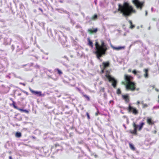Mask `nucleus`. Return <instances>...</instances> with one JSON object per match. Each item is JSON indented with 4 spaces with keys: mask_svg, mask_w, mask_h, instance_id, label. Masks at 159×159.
<instances>
[{
    "mask_svg": "<svg viewBox=\"0 0 159 159\" xmlns=\"http://www.w3.org/2000/svg\"><path fill=\"white\" fill-rule=\"evenodd\" d=\"M118 9L117 11H120L122 16L125 17L130 16L132 13L136 12L133 7L127 2H125L122 5L119 3L118 5ZM117 11L114 12L115 13Z\"/></svg>",
    "mask_w": 159,
    "mask_h": 159,
    "instance_id": "obj_1",
    "label": "nucleus"
},
{
    "mask_svg": "<svg viewBox=\"0 0 159 159\" xmlns=\"http://www.w3.org/2000/svg\"><path fill=\"white\" fill-rule=\"evenodd\" d=\"M95 45V51L94 53L96 55L97 58L99 59L102 55H105L107 48L103 40L101 41V45H100L97 40H96Z\"/></svg>",
    "mask_w": 159,
    "mask_h": 159,
    "instance_id": "obj_2",
    "label": "nucleus"
},
{
    "mask_svg": "<svg viewBox=\"0 0 159 159\" xmlns=\"http://www.w3.org/2000/svg\"><path fill=\"white\" fill-rule=\"evenodd\" d=\"M124 79L126 81L125 88L126 89L131 91H134L136 89V83L132 81L134 78L132 76L125 74Z\"/></svg>",
    "mask_w": 159,
    "mask_h": 159,
    "instance_id": "obj_3",
    "label": "nucleus"
},
{
    "mask_svg": "<svg viewBox=\"0 0 159 159\" xmlns=\"http://www.w3.org/2000/svg\"><path fill=\"white\" fill-rule=\"evenodd\" d=\"M145 123L143 122H140L139 125H137L134 122H133L132 124V126L134 128V130H130L129 131V133L134 135H137V130L139 131H141Z\"/></svg>",
    "mask_w": 159,
    "mask_h": 159,
    "instance_id": "obj_4",
    "label": "nucleus"
},
{
    "mask_svg": "<svg viewBox=\"0 0 159 159\" xmlns=\"http://www.w3.org/2000/svg\"><path fill=\"white\" fill-rule=\"evenodd\" d=\"M106 74L105 76L108 79V81L112 82V85L114 88H116L117 84V81L109 75V72L108 70L106 71Z\"/></svg>",
    "mask_w": 159,
    "mask_h": 159,
    "instance_id": "obj_5",
    "label": "nucleus"
},
{
    "mask_svg": "<svg viewBox=\"0 0 159 159\" xmlns=\"http://www.w3.org/2000/svg\"><path fill=\"white\" fill-rule=\"evenodd\" d=\"M132 2L137 8H139L140 10L142 9L145 3L144 1L140 2L139 0H133Z\"/></svg>",
    "mask_w": 159,
    "mask_h": 159,
    "instance_id": "obj_6",
    "label": "nucleus"
},
{
    "mask_svg": "<svg viewBox=\"0 0 159 159\" xmlns=\"http://www.w3.org/2000/svg\"><path fill=\"white\" fill-rule=\"evenodd\" d=\"M128 110L129 112H131L134 115H137L139 113L138 110L135 108L133 107L129 104Z\"/></svg>",
    "mask_w": 159,
    "mask_h": 159,
    "instance_id": "obj_7",
    "label": "nucleus"
},
{
    "mask_svg": "<svg viewBox=\"0 0 159 159\" xmlns=\"http://www.w3.org/2000/svg\"><path fill=\"white\" fill-rule=\"evenodd\" d=\"M147 123L150 125H154L155 122L152 120V118L150 117H148L146 119Z\"/></svg>",
    "mask_w": 159,
    "mask_h": 159,
    "instance_id": "obj_8",
    "label": "nucleus"
},
{
    "mask_svg": "<svg viewBox=\"0 0 159 159\" xmlns=\"http://www.w3.org/2000/svg\"><path fill=\"white\" fill-rule=\"evenodd\" d=\"M29 89L31 93L33 94L37 95L39 96H41L42 95V92L41 91H34L30 88H29Z\"/></svg>",
    "mask_w": 159,
    "mask_h": 159,
    "instance_id": "obj_9",
    "label": "nucleus"
},
{
    "mask_svg": "<svg viewBox=\"0 0 159 159\" xmlns=\"http://www.w3.org/2000/svg\"><path fill=\"white\" fill-rule=\"evenodd\" d=\"M102 67L104 69L110 66V63L108 61L106 62H103L102 63Z\"/></svg>",
    "mask_w": 159,
    "mask_h": 159,
    "instance_id": "obj_10",
    "label": "nucleus"
},
{
    "mask_svg": "<svg viewBox=\"0 0 159 159\" xmlns=\"http://www.w3.org/2000/svg\"><path fill=\"white\" fill-rule=\"evenodd\" d=\"M123 98L125 100L126 103L128 102L129 101V97L127 95H124L122 96Z\"/></svg>",
    "mask_w": 159,
    "mask_h": 159,
    "instance_id": "obj_11",
    "label": "nucleus"
},
{
    "mask_svg": "<svg viewBox=\"0 0 159 159\" xmlns=\"http://www.w3.org/2000/svg\"><path fill=\"white\" fill-rule=\"evenodd\" d=\"M98 29L97 28L94 29L92 30L91 29H89L88 30V32L90 34H92L93 33H96L97 32Z\"/></svg>",
    "mask_w": 159,
    "mask_h": 159,
    "instance_id": "obj_12",
    "label": "nucleus"
},
{
    "mask_svg": "<svg viewBox=\"0 0 159 159\" xmlns=\"http://www.w3.org/2000/svg\"><path fill=\"white\" fill-rule=\"evenodd\" d=\"M88 45L91 48L93 47V43L92 42L91 40L89 38L87 39Z\"/></svg>",
    "mask_w": 159,
    "mask_h": 159,
    "instance_id": "obj_13",
    "label": "nucleus"
},
{
    "mask_svg": "<svg viewBox=\"0 0 159 159\" xmlns=\"http://www.w3.org/2000/svg\"><path fill=\"white\" fill-rule=\"evenodd\" d=\"M112 48L116 50H119L122 49H125V46H120L117 47H112Z\"/></svg>",
    "mask_w": 159,
    "mask_h": 159,
    "instance_id": "obj_14",
    "label": "nucleus"
},
{
    "mask_svg": "<svg viewBox=\"0 0 159 159\" xmlns=\"http://www.w3.org/2000/svg\"><path fill=\"white\" fill-rule=\"evenodd\" d=\"M129 146L130 148L132 150L135 151V148L132 143H129Z\"/></svg>",
    "mask_w": 159,
    "mask_h": 159,
    "instance_id": "obj_15",
    "label": "nucleus"
},
{
    "mask_svg": "<svg viewBox=\"0 0 159 159\" xmlns=\"http://www.w3.org/2000/svg\"><path fill=\"white\" fill-rule=\"evenodd\" d=\"M144 71L145 73L144 75V76L145 78H147L148 77V69H144Z\"/></svg>",
    "mask_w": 159,
    "mask_h": 159,
    "instance_id": "obj_16",
    "label": "nucleus"
},
{
    "mask_svg": "<svg viewBox=\"0 0 159 159\" xmlns=\"http://www.w3.org/2000/svg\"><path fill=\"white\" fill-rule=\"evenodd\" d=\"M129 22L130 24V25L129 27L130 29H132L135 27V25H133L132 21L131 20H129Z\"/></svg>",
    "mask_w": 159,
    "mask_h": 159,
    "instance_id": "obj_17",
    "label": "nucleus"
},
{
    "mask_svg": "<svg viewBox=\"0 0 159 159\" xmlns=\"http://www.w3.org/2000/svg\"><path fill=\"white\" fill-rule=\"evenodd\" d=\"M18 110L20 111L21 112H24L26 113H28L29 112V111L20 108H19Z\"/></svg>",
    "mask_w": 159,
    "mask_h": 159,
    "instance_id": "obj_18",
    "label": "nucleus"
},
{
    "mask_svg": "<svg viewBox=\"0 0 159 159\" xmlns=\"http://www.w3.org/2000/svg\"><path fill=\"white\" fill-rule=\"evenodd\" d=\"M15 136L17 138H20L21 136V134L20 132H17L15 134Z\"/></svg>",
    "mask_w": 159,
    "mask_h": 159,
    "instance_id": "obj_19",
    "label": "nucleus"
},
{
    "mask_svg": "<svg viewBox=\"0 0 159 159\" xmlns=\"http://www.w3.org/2000/svg\"><path fill=\"white\" fill-rule=\"evenodd\" d=\"M12 103L11 104V105H12L13 107L17 110H18L19 108H18L16 106V102L13 100H12Z\"/></svg>",
    "mask_w": 159,
    "mask_h": 159,
    "instance_id": "obj_20",
    "label": "nucleus"
},
{
    "mask_svg": "<svg viewBox=\"0 0 159 159\" xmlns=\"http://www.w3.org/2000/svg\"><path fill=\"white\" fill-rule=\"evenodd\" d=\"M98 18V15L97 14H94L93 16L91 17V20H95L97 19Z\"/></svg>",
    "mask_w": 159,
    "mask_h": 159,
    "instance_id": "obj_21",
    "label": "nucleus"
},
{
    "mask_svg": "<svg viewBox=\"0 0 159 159\" xmlns=\"http://www.w3.org/2000/svg\"><path fill=\"white\" fill-rule=\"evenodd\" d=\"M56 70L57 72V74L60 75H61L63 74V73L62 72V71L58 68Z\"/></svg>",
    "mask_w": 159,
    "mask_h": 159,
    "instance_id": "obj_22",
    "label": "nucleus"
},
{
    "mask_svg": "<svg viewBox=\"0 0 159 159\" xmlns=\"http://www.w3.org/2000/svg\"><path fill=\"white\" fill-rule=\"evenodd\" d=\"M139 71H138L137 72L135 70H134L133 71H132V73L135 75H136L137 76H138V75L137 74V73H139Z\"/></svg>",
    "mask_w": 159,
    "mask_h": 159,
    "instance_id": "obj_23",
    "label": "nucleus"
},
{
    "mask_svg": "<svg viewBox=\"0 0 159 159\" xmlns=\"http://www.w3.org/2000/svg\"><path fill=\"white\" fill-rule=\"evenodd\" d=\"M116 93H117V94H120L121 93V90H120V89H118L117 90Z\"/></svg>",
    "mask_w": 159,
    "mask_h": 159,
    "instance_id": "obj_24",
    "label": "nucleus"
},
{
    "mask_svg": "<svg viewBox=\"0 0 159 159\" xmlns=\"http://www.w3.org/2000/svg\"><path fill=\"white\" fill-rule=\"evenodd\" d=\"M148 107V105L146 104H143V108H145Z\"/></svg>",
    "mask_w": 159,
    "mask_h": 159,
    "instance_id": "obj_25",
    "label": "nucleus"
},
{
    "mask_svg": "<svg viewBox=\"0 0 159 159\" xmlns=\"http://www.w3.org/2000/svg\"><path fill=\"white\" fill-rule=\"evenodd\" d=\"M84 97H85L86 98L88 101L90 100V98L87 95H84Z\"/></svg>",
    "mask_w": 159,
    "mask_h": 159,
    "instance_id": "obj_26",
    "label": "nucleus"
},
{
    "mask_svg": "<svg viewBox=\"0 0 159 159\" xmlns=\"http://www.w3.org/2000/svg\"><path fill=\"white\" fill-rule=\"evenodd\" d=\"M86 114V115L87 116V118L88 119H90V117L89 113L88 112H87Z\"/></svg>",
    "mask_w": 159,
    "mask_h": 159,
    "instance_id": "obj_27",
    "label": "nucleus"
},
{
    "mask_svg": "<svg viewBox=\"0 0 159 159\" xmlns=\"http://www.w3.org/2000/svg\"><path fill=\"white\" fill-rule=\"evenodd\" d=\"M101 69H102V70H101V72L102 73H103L104 72V70H105V69L103 67H102V68H101Z\"/></svg>",
    "mask_w": 159,
    "mask_h": 159,
    "instance_id": "obj_28",
    "label": "nucleus"
},
{
    "mask_svg": "<svg viewBox=\"0 0 159 159\" xmlns=\"http://www.w3.org/2000/svg\"><path fill=\"white\" fill-rule=\"evenodd\" d=\"M60 146L59 144L58 143L56 144H55V147H57L58 146Z\"/></svg>",
    "mask_w": 159,
    "mask_h": 159,
    "instance_id": "obj_29",
    "label": "nucleus"
},
{
    "mask_svg": "<svg viewBox=\"0 0 159 159\" xmlns=\"http://www.w3.org/2000/svg\"><path fill=\"white\" fill-rule=\"evenodd\" d=\"M39 10H40L42 12H43V10L42 9L39 8Z\"/></svg>",
    "mask_w": 159,
    "mask_h": 159,
    "instance_id": "obj_30",
    "label": "nucleus"
},
{
    "mask_svg": "<svg viewBox=\"0 0 159 159\" xmlns=\"http://www.w3.org/2000/svg\"><path fill=\"white\" fill-rule=\"evenodd\" d=\"M20 84L24 86H25V84L23 83H20Z\"/></svg>",
    "mask_w": 159,
    "mask_h": 159,
    "instance_id": "obj_31",
    "label": "nucleus"
},
{
    "mask_svg": "<svg viewBox=\"0 0 159 159\" xmlns=\"http://www.w3.org/2000/svg\"><path fill=\"white\" fill-rule=\"evenodd\" d=\"M99 113L98 111V112H96L95 114V115L96 116H97L98 115V113Z\"/></svg>",
    "mask_w": 159,
    "mask_h": 159,
    "instance_id": "obj_32",
    "label": "nucleus"
},
{
    "mask_svg": "<svg viewBox=\"0 0 159 159\" xmlns=\"http://www.w3.org/2000/svg\"><path fill=\"white\" fill-rule=\"evenodd\" d=\"M59 2L61 3H63V1L62 0H60Z\"/></svg>",
    "mask_w": 159,
    "mask_h": 159,
    "instance_id": "obj_33",
    "label": "nucleus"
},
{
    "mask_svg": "<svg viewBox=\"0 0 159 159\" xmlns=\"http://www.w3.org/2000/svg\"><path fill=\"white\" fill-rule=\"evenodd\" d=\"M9 159H13L12 157L11 156H9Z\"/></svg>",
    "mask_w": 159,
    "mask_h": 159,
    "instance_id": "obj_34",
    "label": "nucleus"
},
{
    "mask_svg": "<svg viewBox=\"0 0 159 159\" xmlns=\"http://www.w3.org/2000/svg\"><path fill=\"white\" fill-rule=\"evenodd\" d=\"M128 72H131V70L130 69H129L128 70Z\"/></svg>",
    "mask_w": 159,
    "mask_h": 159,
    "instance_id": "obj_35",
    "label": "nucleus"
},
{
    "mask_svg": "<svg viewBox=\"0 0 159 159\" xmlns=\"http://www.w3.org/2000/svg\"><path fill=\"white\" fill-rule=\"evenodd\" d=\"M140 102H139V101H138V102H137V104L138 105V104H140Z\"/></svg>",
    "mask_w": 159,
    "mask_h": 159,
    "instance_id": "obj_36",
    "label": "nucleus"
},
{
    "mask_svg": "<svg viewBox=\"0 0 159 159\" xmlns=\"http://www.w3.org/2000/svg\"><path fill=\"white\" fill-rule=\"evenodd\" d=\"M21 95V93H19L17 94L18 96H20V95Z\"/></svg>",
    "mask_w": 159,
    "mask_h": 159,
    "instance_id": "obj_37",
    "label": "nucleus"
},
{
    "mask_svg": "<svg viewBox=\"0 0 159 159\" xmlns=\"http://www.w3.org/2000/svg\"><path fill=\"white\" fill-rule=\"evenodd\" d=\"M94 156L95 157H98L97 155L96 154L94 155Z\"/></svg>",
    "mask_w": 159,
    "mask_h": 159,
    "instance_id": "obj_38",
    "label": "nucleus"
},
{
    "mask_svg": "<svg viewBox=\"0 0 159 159\" xmlns=\"http://www.w3.org/2000/svg\"><path fill=\"white\" fill-rule=\"evenodd\" d=\"M147 14H148L147 12V11H146V16H147Z\"/></svg>",
    "mask_w": 159,
    "mask_h": 159,
    "instance_id": "obj_39",
    "label": "nucleus"
},
{
    "mask_svg": "<svg viewBox=\"0 0 159 159\" xmlns=\"http://www.w3.org/2000/svg\"><path fill=\"white\" fill-rule=\"evenodd\" d=\"M141 76H139L138 77L139 78H141Z\"/></svg>",
    "mask_w": 159,
    "mask_h": 159,
    "instance_id": "obj_40",
    "label": "nucleus"
},
{
    "mask_svg": "<svg viewBox=\"0 0 159 159\" xmlns=\"http://www.w3.org/2000/svg\"><path fill=\"white\" fill-rule=\"evenodd\" d=\"M157 90V91H159V90H158V89H157V90Z\"/></svg>",
    "mask_w": 159,
    "mask_h": 159,
    "instance_id": "obj_41",
    "label": "nucleus"
},
{
    "mask_svg": "<svg viewBox=\"0 0 159 159\" xmlns=\"http://www.w3.org/2000/svg\"><path fill=\"white\" fill-rule=\"evenodd\" d=\"M158 98H159V95H158Z\"/></svg>",
    "mask_w": 159,
    "mask_h": 159,
    "instance_id": "obj_42",
    "label": "nucleus"
}]
</instances>
